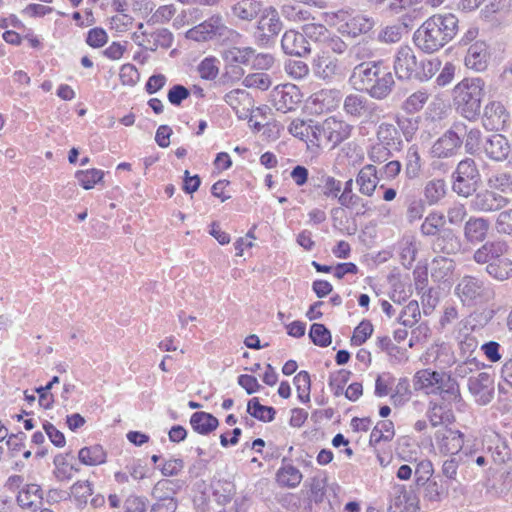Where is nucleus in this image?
<instances>
[{
  "label": "nucleus",
  "instance_id": "obj_34",
  "mask_svg": "<svg viewBox=\"0 0 512 512\" xmlns=\"http://www.w3.org/2000/svg\"><path fill=\"white\" fill-rule=\"evenodd\" d=\"M422 170V160L419 153V147L415 144L411 145L405 156V174L409 179H415L420 176Z\"/></svg>",
  "mask_w": 512,
  "mask_h": 512
},
{
  "label": "nucleus",
  "instance_id": "obj_48",
  "mask_svg": "<svg viewBox=\"0 0 512 512\" xmlns=\"http://www.w3.org/2000/svg\"><path fill=\"white\" fill-rule=\"evenodd\" d=\"M440 67L441 61L438 58L419 61L415 80L428 81L439 71Z\"/></svg>",
  "mask_w": 512,
  "mask_h": 512
},
{
  "label": "nucleus",
  "instance_id": "obj_52",
  "mask_svg": "<svg viewBox=\"0 0 512 512\" xmlns=\"http://www.w3.org/2000/svg\"><path fill=\"white\" fill-rule=\"evenodd\" d=\"M420 318L419 304L416 300H411L401 311L399 322L405 327H412Z\"/></svg>",
  "mask_w": 512,
  "mask_h": 512
},
{
  "label": "nucleus",
  "instance_id": "obj_44",
  "mask_svg": "<svg viewBox=\"0 0 512 512\" xmlns=\"http://www.w3.org/2000/svg\"><path fill=\"white\" fill-rule=\"evenodd\" d=\"M374 55L373 49L368 41H360L348 49V60L350 63L362 61L372 58Z\"/></svg>",
  "mask_w": 512,
  "mask_h": 512
},
{
  "label": "nucleus",
  "instance_id": "obj_2",
  "mask_svg": "<svg viewBox=\"0 0 512 512\" xmlns=\"http://www.w3.org/2000/svg\"><path fill=\"white\" fill-rule=\"evenodd\" d=\"M353 77L358 79L360 89L372 99L384 100L395 85L393 74L381 61L363 62L355 66Z\"/></svg>",
  "mask_w": 512,
  "mask_h": 512
},
{
  "label": "nucleus",
  "instance_id": "obj_10",
  "mask_svg": "<svg viewBox=\"0 0 512 512\" xmlns=\"http://www.w3.org/2000/svg\"><path fill=\"white\" fill-rule=\"evenodd\" d=\"M302 101L300 89L294 84L277 86L272 92V103L277 111H294Z\"/></svg>",
  "mask_w": 512,
  "mask_h": 512
},
{
  "label": "nucleus",
  "instance_id": "obj_1",
  "mask_svg": "<svg viewBox=\"0 0 512 512\" xmlns=\"http://www.w3.org/2000/svg\"><path fill=\"white\" fill-rule=\"evenodd\" d=\"M458 24V18L452 13L434 14L414 32V44L426 54L435 53L457 35Z\"/></svg>",
  "mask_w": 512,
  "mask_h": 512
},
{
  "label": "nucleus",
  "instance_id": "obj_32",
  "mask_svg": "<svg viewBox=\"0 0 512 512\" xmlns=\"http://www.w3.org/2000/svg\"><path fill=\"white\" fill-rule=\"evenodd\" d=\"M107 454L101 445L83 447L78 452L79 461L87 466H98L106 462Z\"/></svg>",
  "mask_w": 512,
  "mask_h": 512
},
{
  "label": "nucleus",
  "instance_id": "obj_41",
  "mask_svg": "<svg viewBox=\"0 0 512 512\" xmlns=\"http://www.w3.org/2000/svg\"><path fill=\"white\" fill-rule=\"evenodd\" d=\"M302 29L306 39L318 44L320 48L323 47L331 33L324 25L317 23L305 24Z\"/></svg>",
  "mask_w": 512,
  "mask_h": 512
},
{
  "label": "nucleus",
  "instance_id": "obj_63",
  "mask_svg": "<svg viewBox=\"0 0 512 512\" xmlns=\"http://www.w3.org/2000/svg\"><path fill=\"white\" fill-rule=\"evenodd\" d=\"M433 472V464L430 460L424 459L418 462L414 472L416 477V484L425 485L429 481V478Z\"/></svg>",
  "mask_w": 512,
  "mask_h": 512
},
{
  "label": "nucleus",
  "instance_id": "obj_38",
  "mask_svg": "<svg viewBox=\"0 0 512 512\" xmlns=\"http://www.w3.org/2000/svg\"><path fill=\"white\" fill-rule=\"evenodd\" d=\"M375 24L374 18L365 14H356L347 21L346 26L349 28V33L353 34V36H357L370 32Z\"/></svg>",
  "mask_w": 512,
  "mask_h": 512
},
{
  "label": "nucleus",
  "instance_id": "obj_31",
  "mask_svg": "<svg viewBox=\"0 0 512 512\" xmlns=\"http://www.w3.org/2000/svg\"><path fill=\"white\" fill-rule=\"evenodd\" d=\"M261 9L262 3L258 0H240L231 8L233 16L244 21L255 19Z\"/></svg>",
  "mask_w": 512,
  "mask_h": 512
},
{
  "label": "nucleus",
  "instance_id": "obj_37",
  "mask_svg": "<svg viewBox=\"0 0 512 512\" xmlns=\"http://www.w3.org/2000/svg\"><path fill=\"white\" fill-rule=\"evenodd\" d=\"M247 412L252 417L262 422L273 421L276 414V410L273 407L262 405L257 397L248 401Z\"/></svg>",
  "mask_w": 512,
  "mask_h": 512
},
{
  "label": "nucleus",
  "instance_id": "obj_6",
  "mask_svg": "<svg viewBox=\"0 0 512 512\" xmlns=\"http://www.w3.org/2000/svg\"><path fill=\"white\" fill-rule=\"evenodd\" d=\"M343 111L350 118L371 123L378 121L383 112L378 104L357 93H351L344 98Z\"/></svg>",
  "mask_w": 512,
  "mask_h": 512
},
{
  "label": "nucleus",
  "instance_id": "obj_7",
  "mask_svg": "<svg viewBox=\"0 0 512 512\" xmlns=\"http://www.w3.org/2000/svg\"><path fill=\"white\" fill-rule=\"evenodd\" d=\"M283 23L278 11L270 6L257 22L254 38L256 43L262 47H272L276 43V37L281 32Z\"/></svg>",
  "mask_w": 512,
  "mask_h": 512
},
{
  "label": "nucleus",
  "instance_id": "obj_35",
  "mask_svg": "<svg viewBox=\"0 0 512 512\" xmlns=\"http://www.w3.org/2000/svg\"><path fill=\"white\" fill-rule=\"evenodd\" d=\"M486 272L496 280H507L512 277V261L503 256L496 261L490 262L486 266Z\"/></svg>",
  "mask_w": 512,
  "mask_h": 512
},
{
  "label": "nucleus",
  "instance_id": "obj_25",
  "mask_svg": "<svg viewBox=\"0 0 512 512\" xmlns=\"http://www.w3.org/2000/svg\"><path fill=\"white\" fill-rule=\"evenodd\" d=\"M378 171L372 164L365 165L356 176V183L363 195L372 196L379 181Z\"/></svg>",
  "mask_w": 512,
  "mask_h": 512
},
{
  "label": "nucleus",
  "instance_id": "obj_29",
  "mask_svg": "<svg viewBox=\"0 0 512 512\" xmlns=\"http://www.w3.org/2000/svg\"><path fill=\"white\" fill-rule=\"evenodd\" d=\"M190 425L195 432L208 435L218 427L219 421L212 414L199 411L191 415Z\"/></svg>",
  "mask_w": 512,
  "mask_h": 512
},
{
  "label": "nucleus",
  "instance_id": "obj_36",
  "mask_svg": "<svg viewBox=\"0 0 512 512\" xmlns=\"http://www.w3.org/2000/svg\"><path fill=\"white\" fill-rule=\"evenodd\" d=\"M71 498L78 508H83L88 503V498L93 494V485L90 481H76L71 487Z\"/></svg>",
  "mask_w": 512,
  "mask_h": 512
},
{
  "label": "nucleus",
  "instance_id": "obj_60",
  "mask_svg": "<svg viewBox=\"0 0 512 512\" xmlns=\"http://www.w3.org/2000/svg\"><path fill=\"white\" fill-rule=\"evenodd\" d=\"M373 333V325L369 320H363L354 329L353 336L351 337V344L360 346L364 344Z\"/></svg>",
  "mask_w": 512,
  "mask_h": 512
},
{
  "label": "nucleus",
  "instance_id": "obj_28",
  "mask_svg": "<svg viewBox=\"0 0 512 512\" xmlns=\"http://www.w3.org/2000/svg\"><path fill=\"white\" fill-rule=\"evenodd\" d=\"M255 50L251 47H229L221 52L225 63L230 65H248L254 57Z\"/></svg>",
  "mask_w": 512,
  "mask_h": 512
},
{
  "label": "nucleus",
  "instance_id": "obj_9",
  "mask_svg": "<svg viewBox=\"0 0 512 512\" xmlns=\"http://www.w3.org/2000/svg\"><path fill=\"white\" fill-rule=\"evenodd\" d=\"M468 390L474 401L481 406L489 404L494 398V378L490 373L480 372L468 379Z\"/></svg>",
  "mask_w": 512,
  "mask_h": 512
},
{
  "label": "nucleus",
  "instance_id": "obj_8",
  "mask_svg": "<svg viewBox=\"0 0 512 512\" xmlns=\"http://www.w3.org/2000/svg\"><path fill=\"white\" fill-rule=\"evenodd\" d=\"M419 61L413 51L408 46H400L394 58V72L399 80H415L417 76Z\"/></svg>",
  "mask_w": 512,
  "mask_h": 512
},
{
  "label": "nucleus",
  "instance_id": "obj_40",
  "mask_svg": "<svg viewBox=\"0 0 512 512\" xmlns=\"http://www.w3.org/2000/svg\"><path fill=\"white\" fill-rule=\"evenodd\" d=\"M445 225V216L439 212H431L424 219L420 231L424 236H437Z\"/></svg>",
  "mask_w": 512,
  "mask_h": 512
},
{
  "label": "nucleus",
  "instance_id": "obj_23",
  "mask_svg": "<svg viewBox=\"0 0 512 512\" xmlns=\"http://www.w3.org/2000/svg\"><path fill=\"white\" fill-rule=\"evenodd\" d=\"M484 150L490 159L503 161L508 157L511 147L506 137L501 134H494L487 138Z\"/></svg>",
  "mask_w": 512,
  "mask_h": 512
},
{
  "label": "nucleus",
  "instance_id": "obj_15",
  "mask_svg": "<svg viewBox=\"0 0 512 512\" xmlns=\"http://www.w3.org/2000/svg\"><path fill=\"white\" fill-rule=\"evenodd\" d=\"M464 435L451 428H442L435 433V442L438 450L442 454H450L451 456H459L458 453L464 445Z\"/></svg>",
  "mask_w": 512,
  "mask_h": 512
},
{
  "label": "nucleus",
  "instance_id": "obj_56",
  "mask_svg": "<svg viewBox=\"0 0 512 512\" xmlns=\"http://www.w3.org/2000/svg\"><path fill=\"white\" fill-rule=\"evenodd\" d=\"M407 211L406 217L410 223H413L416 220H419L423 217L425 212V203L422 199L416 196H410L407 198Z\"/></svg>",
  "mask_w": 512,
  "mask_h": 512
},
{
  "label": "nucleus",
  "instance_id": "obj_20",
  "mask_svg": "<svg viewBox=\"0 0 512 512\" xmlns=\"http://www.w3.org/2000/svg\"><path fill=\"white\" fill-rule=\"evenodd\" d=\"M431 246L435 253L454 255L461 250V240L452 229L443 228Z\"/></svg>",
  "mask_w": 512,
  "mask_h": 512
},
{
  "label": "nucleus",
  "instance_id": "obj_13",
  "mask_svg": "<svg viewBox=\"0 0 512 512\" xmlns=\"http://www.w3.org/2000/svg\"><path fill=\"white\" fill-rule=\"evenodd\" d=\"M281 49L284 54L295 57H305L310 54L311 47L304 32L300 33L290 29L284 32L281 38Z\"/></svg>",
  "mask_w": 512,
  "mask_h": 512
},
{
  "label": "nucleus",
  "instance_id": "obj_21",
  "mask_svg": "<svg viewBox=\"0 0 512 512\" xmlns=\"http://www.w3.org/2000/svg\"><path fill=\"white\" fill-rule=\"evenodd\" d=\"M376 139L378 144L386 146L397 152L400 151L403 146L400 131L392 123H380L376 130Z\"/></svg>",
  "mask_w": 512,
  "mask_h": 512
},
{
  "label": "nucleus",
  "instance_id": "obj_26",
  "mask_svg": "<svg viewBox=\"0 0 512 512\" xmlns=\"http://www.w3.org/2000/svg\"><path fill=\"white\" fill-rule=\"evenodd\" d=\"M313 185L315 188L320 189L321 194L326 198L337 199L342 189V183L335 177L326 173H321L318 176H313Z\"/></svg>",
  "mask_w": 512,
  "mask_h": 512
},
{
  "label": "nucleus",
  "instance_id": "obj_54",
  "mask_svg": "<svg viewBox=\"0 0 512 512\" xmlns=\"http://www.w3.org/2000/svg\"><path fill=\"white\" fill-rule=\"evenodd\" d=\"M494 227L498 234L512 237V208L499 211Z\"/></svg>",
  "mask_w": 512,
  "mask_h": 512
},
{
  "label": "nucleus",
  "instance_id": "obj_11",
  "mask_svg": "<svg viewBox=\"0 0 512 512\" xmlns=\"http://www.w3.org/2000/svg\"><path fill=\"white\" fill-rule=\"evenodd\" d=\"M509 204V199L489 189L476 193L470 201V208L480 213H492L502 210Z\"/></svg>",
  "mask_w": 512,
  "mask_h": 512
},
{
  "label": "nucleus",
  "instance_id": "obj_49",
  "mask_svg": "<svg viewBox=\"0 0 512 512\" xmlns=\"http://www.w3.org/2000/svg\"><path fill=\"white\" fill-rule=\"evenodd\" d=\"M309 338L319 347H328L332 342L330 331L324 324L314 323L310 327Z\"/></svg>",
  "mask_w": 512,
  "mask_h": 512
},
{
  "label": "nucleus",
  "instance_id": "obj_43",
  "mask_svg": "<svg viewBox=\"0 0 512 512\" xmlns=\"http://www.w3.org/2000/svg\"><path fill=\"white\" fill-rule=\"evenodd\" d=\"M437 389L445 400L456 401L460 398L459 385L450 375L443 374L442 381L438 383Z\"/></svg>",
  "mask_w": 512,
  "mask_h": 512
},
{
  "label": "nucleus",
  "instance_id": "obj_55",
  "mask_svg": "<svg viewBox=\"0 0 512 512\" xmlns=\"http://www.w3.org/2000/svg\"><path fill=\"white\" fill-rule=\"evenodd\" d=\"M311 123H312V119L304 120V119L296 118V119L292 120L291 123L289 124L288 132L292 136H294L302 141L307 142V139L309 138V129L310 130L312 129Z\"/></svg>",
  "mask_w": 512,
  "mask_h": 512
},
{
  "label": "nucleus",
  "instance_id": "obj_3",
  "mask_svg": "<svg viewBox=\"0 0 512 512\" xmlns=\"http://www.w3.org/2000/svg\"><path fill=\"white\" fill-rule=\"evenodd\" d=\"M484 80L464 78L453 89V103L456 110L466 119L473 120L480 114L484 96Z\"/></svg>",
  "mask_w": 512,
  "mask_h": 512
},
{
  "label": "nucleus",
  "instance_id": "obj_17",
  "mask_svg": "<svg viewBox=\"0 0 512 512\" xmlns=\"http://www.w3.org/2000/svg\"><path fill=\"white\" fill-rule=\"evenodd\" d=\"M508 118L509 114L503 104L493 101L485 107L482 122L486 130L499 131L504 129Z\"/></svg>",
  "mask_w": 512,
  "mask_h": 512
},
{
  "label": "nucleus",
  "instance_id": "obj_59",
  "mask_svg": "<svg viewBox=\"0 0 512 512\" xmlns=\"http://www.w3.org/2000/svg\"><path fill=\"white\" fill-rule=\"evenodd\" d=\"M397 128L400 129L404 138L411 141L418 130L419 120L417 118H409L404 116L396 117Z\"/></svg>",
  "mask_w": 512,
  "mask_h": 512
},
{
  "label": "nucleus",
  "instance_id": "obj_45",
  "mask_svg": "<svg viewBox=\"0 0 512 512\" xmlns=\"http://www.w3.org/2000/svg\"><path fill=\"white\" fill-rule=\"evenodd\" d=\"M293 383L296 387L299 400L303 403L309 402L311 391L310 374L304 370L300 371L295 375Z\"/></svg>",
  "mask_w": 512,
  "mask_h": 512
},
{
  "label": "nucleus",
  "instance_id": "obj_39",
  "mask_svg": "<svg viewBox=\"0 0 512 512\" xmlns=\"http://www.w3.org/2000/svg\"><path fill=\"white\" fill-rule=\"evenodd\" d=\"M429 93L420 89L409 95L401 105V109L408 114L419 112L423 109L429 99Z\"/></svg>",
  "mask_w": 512,
  "mask_h": 512
},
{
  "label": "nucleus",
  "instance_id": "obj_19",
  "mask_svg": "<svg viewBox=\"0 0 512 512\" xmlns=\"http://www.w3.org/2000/svg\"><path fill=\"white\" fill-rule=\"evenodd\" d=\"M460 140L467 154L475 155L480 152L483 145V135L481 130L472 125H467L462 121L457 122Z\"/></svg>",
  "mask_w": 512,
  "mask_h": 512
},
{
  "label": "nucleus",
  "instance_id": "obj_14",
  "mask_svg": "<svg viewBox=\"0 0 512 512\" xmlns=\"http://www.w3.org/2000/svg\"><path fill=\"white\" fill-rule=\"evenodd\" d=\"M353 126L344 120L328 117L322 122V131L327 142L336 147L347 140L352 133Z\"/></svg>",
  "mask_w": 512,
  "mask_h": 512
},
{
  "label": "nucleus",
  "instance_id": "obj_5",
  "mask_svg": "<svg viewBox=\"0 0 512 512\" xmlns=\"http://www.w3.org/2000/svg\"><path fill=\"white\" fill-rule=\"evenodd\" d=\"M451 177L453 192L464 198L472 196L481 182L479 169L472 158L461 160Z\"/></svg>",
  "mask_w": 512,
  "mask_h": 512
},
{
  "label": "nucleus",
  "instance_id": "obj_46",
  "mask_svg": "<svg viewBox=\"0 0 512 512\" xmlns=\"http://www.w3.org/2000/svg\"><path fill=\"white\" fill-rule=\"evenodd\" d=\"M281 14L292 22H305L312 18L310 11L296 4H284L281 7Z\"/></svg>",
  "mask_w": 512,
  "mask_h": 512
},
{
  "label": "nucleus",
  "instance_id": "obj_47",
  "mask_svg": "<svg viewBox=\"0 0 512 512\" xmlns=\"http://www.w3.org/2000/svg\"><path fill=\"white\" fill-rule=\"evenodd\" d=\"M482 246L485 250L489 263L500 259L509 251L508 243L502 239L486 241Z\"/></svg>",
  "mask_w": 512,
  "mask_h": 512
},
{
  "label": "nucleus",
  "instance_id": "obj_12",
  "mask_svg": "<svg viewBox=\"0 0 512 512\" xmlns=\"http://www.w3.org/2000/svg\"><path fill=\"white\" fill-rule=\"evenodd\" d=\"M462 146L460 140L457 122L438 138L432 146V154L437 158H449L457 154Z\"/></svg>",
  "mask_w": 512,
  "mask_h": 512
},
{
  "label": "nucleus",
  "instance_id": "obj_58",
  "mask_svg": "<svg viewBox=\"0 0 512 512\" xmlns=\"http://www.w3.org/2000/svg\"><path fill=\"white\" fill-rule=\"evenodd\" d=\"M351 372L346 369H340L334 372L329 377V386L334 391L335 396H340L343 393L344 386L349 381Z\"/></svg>",
  "mask_w": 512,
  "mask_h": 512
},
{
  "label": "nucleus",
  "instance_id": "obj_62",
  "mask_svg": "<svg viewBox=\"0 0 512 512\" xmlns=\"http://www.w3.org/2000/svg\"><path fill=\"white\" fill-rule=\"evenodd\" d=\"M326 478L313 477L310 484V501L322 503L326 494Z\"/></svg>",
  "mask_w": 512,
  "mask_h": 512
},
{
  "label": "nucleus",
  "instance_id": "obj_27",
  "mask_svg": "<svg viewBox=\"0 0 512 512\" xmlns=\"http://www.w3.org/2000/svg\"><path fill=\"white\" fill-rule=\"evenodd\" d=\"M69 457H73L71 453L57 454L53 459V475L60 482L70 481L75 473L80 469L69 462Z\"/></svg>",
  "mask_w": 512,
  "mask_h": 512
},
{
  "label": "nucleus",
  "instance_id": "obj_57",
  "mask_svg": "<svg viewBox=\"0 0 512 512\" xmlns=\"http://www.w3.org/2000/svg\"><path fill=\"white\" fill-rule=\"evenodd\" d=\"M217 63L218 61L214 57L204 58L197 67L200 77L205 80H214L219 73Z\"/></svg>",
  "mask_w": 512,
  "mask_h": 512
},
{
  "label": "nucleus",
  "instance_id": "obj_30",
  "mask_svg": "<svg viewBox=\"0 0 512 512\" xmlns=\"http://www.w3.org/2000/svg\"><path fill=\"white\" fill-rule=\"evenodd\" d=\"M286 458L282 460V466L276 473V481L282 487L295 488L302 481V473L291 464H285Z\"/></svg>",
  "mask_w": 512,
  "mask_h": 512
},
{
  "label": "nucleus",
  "instance_id": "obj_50",
  "mask_svg": "<svg viewBox=\"0 0 512 512\" xmlns=\"http://www.w3.org/2000/svg\"><path fill=\"white\" fill-rule=\"evenodd\" d=\"M443 373L430 370L418 371L415 375V386L419 389L438 386L442 381Z\"/></svg>",
  "mask_w": 512,
  "mask_h": 512
},
{
  "label": "nucleus",
  "instance_id": "obj_18",
  "mask_svg": "<svg viewBox=\"0 0 512 512\" xmlns=\"http://www.w3.org/2000/svg\"><path fill=\"white\" fill-rule=\"evenodd\" d=\"M489 52L484 41H475L469 45L464 63L468 69L484 71L488 66Z\"/></svg>",
  "mask_w": 512,
  "mask_h": 512
},
{
  "label": "nucleus",
  "instance_id": "obj_64",
  "mask_svg": "<svg viewBox=\"0 0 512 512\" xmlns=\"http://www.w3.org/2000/svg\"><path fill=\"white\" fill-rule=\"evenodd\" d=\"M500 373L502 382L498 383V391L500 394H508V388H512V358L503 364Z\"/></svg>",
  "mask_w": 512,
  "mask_h": 512
},
{
  "label": "nucleus",
  "instance_id": "obj_51",
  "mask_svg": "<svg viewBox=\"0 0 512 512\" xmlns=\"http://www.w3.org/2000/svg\"><path fill=\"white\" fill-rule=\"evenodd\" d=\"M104 173L99 169H88L76 172L75 177L79 184L86 190H89L102 180Z\"/></svg>",
  "mask_w": 512,
  "mask_h": 512
},
{
  "label": "nucleus",
  "instance_id": "obj_61",
  "mask_svg": "<svg viewBox=\"0 0 512 512\" xmlns=\"http://www.w3.org/2000/svg\"><path fill=\"white\" fill-rule=\"evenodd\" d=\"M449 414L450 411L446 406L430 402L427 417L432 426L441 425L445 420H448Z\"/></svg>",
  "mask_w": 512,
  "mask_h": 512
},
{
  "label": "nucleus",
  "instance_id": "obj_24",
  "mask_svg": "<svg viewBox=\"0 0 512 512\" xmlns=\"http://www.w3.org/2000/svg\"><path fill=\"white\" fill-rule=\"evenodd\" d=\"M419 499L413 490L401 489L389 506V512H418Z\"/></svg>",
  "mask_w": 512,
  "mask_h": 512
},
{
  "label": "nucleus",
  "instance_id": "obj_4",
  "mask_svg": "<svg viewBox=\"0 0 512 512\" xmlns=\"http://www.w3.org/2000/svg\"><path fill=\"white\" fill-rule=\"evenodd\" d=\"M455 293L463 305L474 307L489 302L494 297L490 283L483 278L464 275L455 287Z\"/></svg>",
  "mask_w": 512,
  "mask_h": 512
},
{
  "label": "nucleus",
  "instance_id": "obj_42",
  "mask_svg": "<svg viewBox=\"0 0 512 512\" xmlns=\"http://www.w3.org/2000/svg\"><path fill=\"white\" fill-rule=\"evenodd\" d=\"M446 184L443 179L428 181L424 187V197L429 204H435L444 197Z\"/></svg>",
  "mask_w": 512,
  "mask_h": 512
},
{
  "label": "nucleus",
  "instance_id": "obj_16",
  "mask_svg": "<svg viewBox=\"0 0 512 512\" xmlns=\"http://www.w3.org/2000/svg\"><path fill=\"white\" fill-rule=\"evenodd\" d=\"M490 221L482 216H471L464 224L463 235L467 243L476 245L486 240Z\"/></svg>",
  "mask_w": 512,
  "mask_h": 512
},
{
  "label": "nucleus",
  "instance_id": "obj_33",
  "mask_svg": "<svg viewBox=\"0 0 512 512\" xmlns=\"http://www.w3.org/2000/svg\"><path fill=\"white\" fill-rule=\"evenodd\" d=\"M199 25L203 31L208 32V40L222 38L233 32L225 25L222 16L219 14L211 16Z\"/></svg>",
  "mask_w": 512,
  "mask_h": 512
},
{
  "label": "nucleus",
  "instance_id": "obj_22",
  "mask_svg": "<svg viewBox=\"0 0 512 512\" xmlns=\"http://www.w3.org/2000/svg\"><path fill=\"white\" fill-rule=\"evenodd\" d=\"M43 499V491L40 485L31 483L25 485L17 495V503L22 509L36 511Z\"/></svg>",
  "mask_w": 512,
  "mask_h": 512
},
{
  "label": "nucleus",
  "instance_id": "obj_53",
  "mask_svg": "<svg viewBox=\"0 0 512 512\" xmlns=\"http://www.w3.org/2000/svg\"><path fill=\"white\" fill-rule=\"evenodd\" d=\"M338 203L347 209L356 211L357 216L364 215L369 210L368 202L357 194H351L346 197H339Z\"/></svg>",
  "mask_w": 512,
  "mask_h": 512
}]
</instances>
